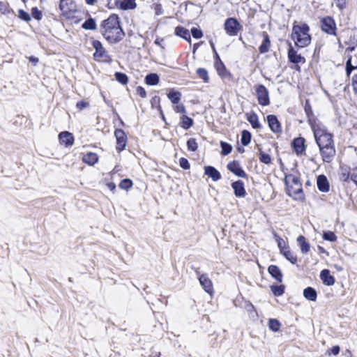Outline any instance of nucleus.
Returning <instances> with one entry per match:
<instances>
[{"mask_svg": "<svg viewBox=\"0 0 357 357\" xmlns=\"http://www.w3.org/2000/svg\"><path fill=\"white\" fill-rule=\"evenodd\" d=\"M99 158L98 155L93 152H89L86 154L84 155L82 158V161L91 166L94 165L98 162Z\"/></svg>", "mask_w": 357, "mask_h": 357, "instance_id": "obj_21", "label": "nucleus"}, {"mask_svg": "<svg viewBox=\"0 0 357 357\" xmlns=\"http://www.w3.org/2000/svg\"><path fill=\"white\" fill-rule=\"evenodd\" d=\"M31 14L35 19H36L38 20L41 19L42 13L37 8H32Z\"/></svg>", "mask_w": 357, "mask_h": 357, "instance_id": "obj_50", "label": "nucleus"}, {"mask_svg": "<svg viewBox=\"0 0 357 357\" xmlns=\"http://www.w3.org/2000/svg\"><path fill=\"white\" fill-rule=\"evenodd\" d=\"M223 67H224L223 63L221 61L216 63V68L218 70H220V68H223Z\"/></svg>", "mask_w": 357, "mask_h": 357, "instance_id": "obj_60", "label": "nucleus"}, {"mask_svg": "<svg viewBox=\"0 0 357 357\" xmlns=\"http://www.w3.org/2000/svg\"><path fill=\"white\" fill-rule=\"evenodd\" d=\"M89 105V103L84 101L78 102L76 105L77 107L79 109H82L86 107Z\"/></svg>", "mask_w": 357, "mask_h": 357, "instance_id": "obj_53", "label": "nucleus"}, {"mask_svg": "<svg viewBox=\"0 0 357 357\" xmlns=\"http://www.w3.org/2000/svg\"><path fill=\"white\" fill-rule=\"evenodd\" d=\"M351 180L357 185V174H353L351 176Z\"/></svg>", "mask_w": 357, "mask_h": 357, "instance_id": "obj_58", "label": "nucleus"}, {"mask_svg": "<svg viewBox=\"0 0 357 357\" xmlns=\"http://www.w3.org/2000/svg\"><path fill=\"white\" fill-rule=\"evenodd\" d=\"M353 86L356 92H357V75H355L353 77Z\"/></svg>", "mask_w": 357, "mask_h": 357, "instance_id": "obj_55", "label": "nucleus"}, {"mask_svg": "<svg viewBox=\"0 0 357 357\" xmlns=\"http://www.w3.org/2000/svg\"><path fill=\"white\" fill-rule=\"evenodd\" d=\"M227 169L238 177L244 178L246 176L245 172L241 168L240 163L237 161H233L227 165Z\"/></svg>", "mask_w": 357, "mask_h": 357, "instance_id": "obj_12", "label": "nucleus"}, {"mask_svg": "<svg viewBox=\"0 0 357 357\" xmlns=\"http://www.w3.org/2000/svg\"><path fill=\"white\" fill-rule=\"evenodd\" d=\"M155 44H157V45H160V42L158 41V40H156L155 41Z\"/></svg>", "mask_w": 357, "mask_h": 357, "instance_id": "obj_64", "label": "nucleus"}, {"mask_svg": "<svg viewBox=\"0 0 357 357\" xmlns=\"http://www.w3.org/2000/svg\"><path fill=\"white\" fill-rule=\"evenodd\" d=\"M270 47V40L268 36L265 33L264 35L263 43L259 47V51L261 53H266L268 51Z\"/></svg>", "mask_w": 357, "mask_h": 357, "instance_id": "obj_31", "label": "nucleus"}, {"mask_svg": "<svg viewBox=\"0 0 357 357\" xmlns=\"http://www.w3.org/2000/svg\"><path fill=\"white\" fill-rule=\"evenodd\" d=\"M323 238L325 240H327V241H329L331 242H333V241H336V239H337L335 234L332 231L325 232L323 235Z\"/></svg>", "mask_w": 357, "mask_h": 357, "instance_id": "obj_45", "label": "nucleus"}, {"mask_svg": "<svg viewBox=\"0 0 357 357\" xmlns=\"http://www.w3.org/2000/svg\"><path fill=\"white\" fill-rule=\"evenodd\" d=\"M271 291L275 296H281L284 293L283 286H272Z\"/></svg>", "mask_w": 357, "mask_h": 357, "instance_id": "obj_43", "label": "nucleus"}, {"mask_svg": "<svg viewBox=\"0 0 357 357\" xmlns=\"http://www.w3.org/2000/svg\"><path fill=\"white\" fill-rule=\"evenodd\" d=\"M18 17H19V18H20L26 22H29L31 20L29 14L23 10H19Z\"/></svg>", "mask_w": 357, "mask_h": 357, "instance_id": "obj_47", "label": "nucleus"}, {"mask_svg": "<svg viewBox=\"0 0 357 357\" xmlns=\"http://www.w3.org/2000/svg\"><path fill=\"white\" fill-rule=\"evenodd\" d=\"M137 93L142 98H144L146 96V92L142 86H137L136 89Z\"/></svg>", "mask_w": 357, "mask_h": 357, "instance_id": "obj_52", "label": "nucleus"}, {"mask_svg": "<svg viewBox=\"0 0 357 357\" xmlns=\"http://www.w3.org/2000/svg\"><path fill=\"white\" fill-rule=\"evenodd\" d=\"M114 135L116 139V149L119 151H122L125 149L126 145L127 137L124 131L121 129H116L114 132Z\"/></svg>", "mask_w": 357, "mask_h": 357, "instance_id": "obj_10", "label": "nucleus"}, {"mask_svg": "<svg viewBox=\"0 0 357 357\" xmlns=\"http://www.w3.org/2000/svg\"><path fill=\"white\" fill-rule=\"evenodd\" d=\"M305 139L302 137L295 139L292 146L297 154H301L305 151Z\"/></svg>", "mask_w": 357, "mask_h": 357, "instance_id": "obj_23", "label": "nucleus"}, {"mask_svg": "<svg viewBox=\"0 0 357 357\" xmlns=\"http://www.w3.org/2000/svg\"><path fill=\"white\" fill-rule=\"evenodd\" d=\"M303 296L308 301H315L317 298V294L312 287H307L303 290Z\"/></svg>", "mask_w": 357, "mask_h": 357, "instance_id": "obj_28", "label": "nucleus"}, {"mask_svg": "<svg viewBox=\"0 0 357 357\" xmlns=\"http://www.w3.org/2000/svg\"><path fill=\"white\" fill-rule=\"evenodd\" d=\"M340 349L338 346H335L331 349V353L333 355H337L340 352Z\"/></svg>", "mask_w": 357, "mask_h": 357, "instance_id": "obj_54", "label": "nucleus"}, {"mask_svg": "<svg viewBox=\"0 0 357 357\" xmlns=\"http://www.w3.org/2000/svg\"><path fill=\"white\" fill-rule=\"evenodd\" d=\"M210 44H211V47H212V49H213V52L215 53V56H216L218 59H219L218 54H217V52H216V51H215V45H214L213 43V42H211V43H210Z\"/></svg>", "mask_w": 357, "mask_h": 357, "instance_id": "obj_59", "label": "nucleus"}, {"mask_svg": "<svg viewBox=\"0 0 357 357\" xmlns=\"http://www.w3.org/2000/svg\"><path fill=\"white\" fill-rule=\"evenodd\" d=\"M199 280L204 291L209 294H212L213 293V288L211 280L206 275H202Z\"/></svg>", "mask_w": 357, "mask_h": 357, "instance_id": "obj_17", "label": "nucleus"}, {"mask_svg": "<svg viewBox=\"0 0 357 357\" xmlns=\"http://www.w3.org/2000/svg\"><path fill=\"white\" fill-rule=\"evenodd\" d=\"M100 27L103 37L110 43H118L124 37L119 18L116 15H112L104 20Z\"/></svg>", "mask_w": 357, "mask_h": 357, "instance_id": "obj_2", "label": "nucleus"}, {"mask_svg": "<svg viewBox=\"0 0 357 357\" xmlns=\"http://www.w3.org/2000/svg\"><path fill=\"white\" fill-rule=\"evenodd\" d=\"M258 102L261 105H268L269 104V96L268 90L263 85H259L256 89Z\"/></svg>", "mask_w": 357, "mask_h": 357, "instance_id": "obj_9", "label": "nucleus"}, {"mask_svg": "<svg viewBox=\"0 0 357 357\" xmlns=\"http://www.w3.org/2000/svg\"><path fill=\"white\" fill-rule=\"evenodd\" d=\"M268 271L278 282H281L282 281V274L277 266L271 265Z\"/></svg>", "mask_w": 357, "mask_h": 357, "instance_id": "obj_24", "label": "nucleus"}, {"mask_svg": "<svg viewBox=\"0 0 357 357\" xmlns=\"http://www.w3.org/2000/svg\"><path fill=\"white\" fill-rule=\"evenodd\" d=\"M59 139L60 143L66 147L72 146L74 144V137L73 135L68 131L61 132L59 135Z\"/></svg>", "mask_w": 357, "mask_h": 357, "instance_id": "obj_13", "label": "nucleus"}, {"mask_svg": "<svg viewBox=\"0 0 357 357\" xmlns=\"http://www.w3.org/2000/svg\"><path fill=\"white\" fill-rule=\"evenodd\" d=\"M174 107V110L177 113H181L185 114L186 113V109L183 104L178 102V104H175Z\"/></svg>", "mask_w": 357, "mask_h": 357, "instance_id": "obj_46", "label": "nucleus"}, {"mask_svg": "<svg viewBox=\"0 0 357 357\" xmlns=\"http://www.w3.org/2000/svg\"><path fill=\"white\" fill-rule=\"evenodd\" d=\"M199 47V43H196L194 45V52Z\"/></svg>", "mask_w": 357, "mask_h": 357, "instance_id": "obj_62", "label": "nucleus"}, {"mask_svg": "<svg viewBox=\"0 0 357 357\" xmlns=\"http://www.w3.org/2000/svg\"><path fill=\"white\" fill-rule=\"evenodd\" d=\"M234 195L238 197H244L246 195V191L244 188V183L241 181H237L231 184Z\"/></svg>", "mask_w": 357, "mask_h": 357, "instance_id": "obj_16", "label": "nucleus"}, {"mask_svg": "<svg viewBox=\"0 0 357 357\" xmlns=\"http://www.w3.org/2000/svg\"><path fill=\"white\" fill-rule=\"evenodd\" d=\"M93 47L95 49L93 57L98 61H107L109 57L103 47L102 43L99 40H93L92 42Z\"/></svg>", "mask_w": 357, "mask_h": 357, "instance_id": "obj_5", "label": "nucleus"}, {"mask_svg": "<svg viewBox=\"0 0 357 357\" xmlns=\"http://www.w3.org/2000/svg\"><path fill=\"white\" fill-rule=\"evenodd\" d=\"M288 57L289 61L294 63H300L305 62L304 57L301 56L300 54H298L297 52L293 48H290L289 50Z\"/></svg>", "mask_w": 357, "mask_h": 357, "instance_id": "obj_22", "label": "nucleus"}, {"mask_svg": "<svg viewBox=\"0 0 357 357\" xmlns=\"http://www.w3.org/2000/svg\"><path fill=\"white\" fill-rule=\"evenodd\" d=\"M82 28L87 30H94L96 29V24L93 19L89 18L82 24Z\"/></svg>", "mask_w": 357, "mask_h": 357, "instance_id": "obj_34", "label": "nucleus"}, {"mask_svg": "<svg viewBox=\"0 0 357 357\" xmlns=\"http://www.w3.org/2000/svg\"><path fill=\"white\" fill-rule=\"evenodd\" d=\"M187 146L188 149L190 151H195L198 148L197 143L196 142V140L193 138H191L188 140Z\"/></svg>", "mask_w": 357, "mask_h": 357, "instance_id": "obj_42", "label": "nucleus"}, {"mask_svg": "<svg viewBox=\"0 0 357 357\" xmlns=\"http://www.w3.org/2000/svg\"><path fill=\"white\" fill-rule=\"evenodd\" d=\"M267 122L272 132L276 134L282 132V127L276 116L272 114L267 116Z\"/></svg>", "mask_w": 357, "mask_h": 357, "instance_id": "obj_11", "label": "nucleus"}, {"mask_svg": "<svg viewBox=\"0 0 357 357\" xmlns=\"http://www.w3.org/2000/svg\"><path fill=\"white\" fill-rule=\"evenodd\" d=\"M115 77L118 82L123 84H126L128 81L127 75L122 73H116Z\"/></svg>", "mask_w": 357, "mask_h": 357, "instance_id": "obj_41", "label": "nucleus"}, {"mask_svg": "<svg viewBox=\"0 0 357 357\" xmlns=\"http://www.w3.org/2000/svg\"><path fill=\"white\" fill-rule=\"evenodd\" d=\"M317 185L318 189L324 192L329 191V183L327 178L324 175H319L317 179Z\"/></svg>", "mask_w": 357, "mask_h": 357, "instance_id": "obj_18", "label": "nucleus"}, {"mask_svg": "<svg viewBox=\"0 0 357 357\" xmlns=\"http://www.w3.org/2000/svg\"><path fill=\"white\" fill-rule=\"evenodd\" d=\"M59 7L64 15H68L77 10L76 5L70 0H61Z\"/></svg>", "mask_w": 357, "mask_h": 357, "instance_id": "obj_14", "label": "nucleus"}, {"mask_svg": "<svg viewBox=\"0 0 357 357\" xmlns=\"http://www.w3.org/2000/svg\"><path fill=\"white\" fill-rule=\"evenodd\" d=\"M320 278L323 283L327 286L333 285L335 283V278L330 273V271L327 269L321 271L320 273Z\"/></svg>", "mask_w": 357, "mask_h": 357, "instance_id": "obj_19", "label": "nucleus"}, {"mask_svg": "<svg viewBox=\"0 0 357 357\" xmlns=\"http://www.w3.org/2000/svg\"><path fill=\"white\" fill-rule=\"evenodd\" d=\"M176 35L184 38L190 44L191 43V38L190 32L188 29L182 26H177L175 29Z\"/></svg>", "mask_w": 357, "mask_h": 357, "instance_id": "obj_26", "label": "nucleus"}, {"mask_svg": "<svg viewBox=\"0 0 357 357\" xmlns=\"http://www.w3.org/2000/svg\"><path fill=\"white\" fill-rule=\"evenodd\" d=\"M321 23L323 31L331 35L336 34V24L332 17H326L321 20Z\"/></svg>", "mask_w": 357, "mask_h": 357, "instance_id": "obj_7", "label": "nucleus"}, {"mask_svg": "<svg viewBox=\"0 0 357 357\" xmlns=\"http://www.w3.org/2000/svg\"><path fill=\"white\" fill-rule=\"evenodd\" d=\"M119 170V169L118 166H115V167H114V169H113L114 172H117Z\"/></svg>", "mask_w": 357, "mask_h": 357, "instance_id": "obj_63", "label": "nucleus"}, {"mask_svg": "<svg viewBox=\"0 0 357 357\" xmlns=\"http://www.w3.org/2000/svg\"><path fill=\"white\" fill-rule=\"evenodd\" d=\"M167 96L173 105L180 102L182 96L179 91H175L173 89L169 91V93L167 94Z\"/></svg>", "mask_w": 357, "mask_h": 357, "instance_id": "obj_25", "label": "nucleus"}, {"mask_svg": "<svg viewBox=\"0 0 357 357\" xmlns=\"http://www.w3.org/2000/svg\"><path fill=\"white\" fill-rule=\"evenodd\" d=\"M297 243L301 248L302 253L306 254L309 252L310 245L303 236H299L297 238Z\"/></svg>", "mask_w": 357, "mask_h": 357, "instance_id": "obj_27", "label": "nucleus"}, {"mask_svg": "<svg viewBox=\"0 0 357 357\" xmlns=\"http://www.w3.org/2000/svg\"><path fill=\"white\" fill-rule=\"evenodd\" d=\"M193 124V121L191 118L187 116L185 114H183L182 117H181V126L187 130L188 128H190Z\"/></svg>", "mask_w": 357, "mask_h": 357, "instance_id": "obj_32", "label": "nucleus"}, {"mask_svg": "<svg viewBox=\"0 0 357 357\" xmlns=\"http://www.w3.org/2000/svg\"><path fill=\"white\" fill-rule=\"evenodd\" d=\"M335 6L340 10H343L346 6V0H333Z\"/></svg>", "mask_w": 357, "mask_h": 357, "instance_id": "obj_51", "label": "nucleus"}, {"mask_svg": "<svg viewBox=\"0 0 357 357\" xmlns=\"http://www.w3.org/2000/svg\"><path fill=\"white\" fill-rule=\"evenodd\" d=\"M287 195L296 200L303 201L304 194L302 184L297 174H289L284 178Z\"/></svg>", "mask_w": 357, "mask_h": 357, "instance_id": "obj_3", "label": "nucleus"}, {"mask_svg": "<svg viewBox=\"0 0 357 357\" xmlns=\"http://www.w3.org/2000/svg\"><path fill=\"white\" fill-rule=\"evenodd\" d=\"M251 140V134L248 130H243L241 133V143L244 146L250 144Z\"/></svg>", "mask_w": 357, "mask_h": 357, "instance_id": "obj_35", "label": "nucleus"}, {"mask_svg": "<svg viewBox=\"0 0 357 357\" xmlns=\"http://www.w3.org/2000/svg\"><path fill=\"white\" fill-rule=\"evenodd\" d=\"M107 188L111 190V191H114L115 188H116V185L114 183H107Z\"/></svg>", "mask_w": 357, "mask_h": 357, "instance_id": "obj_56", "label": "nucleus"}, {"mask_svg": "<svg viewBox=\"0 0 357 357\" xmlns=\"http://www.w3.org/2000/svg\"><path fill=\"white\" fill-rule=\"evenodd\" d=\"M241 26L235 18L230 17L226 20L225 22V29L226 33L230 36H236L241 30Z\"/></svg>", "mask_w": 357, "mask_h": 357, "instance_id": "obj_6", "label": "nucleus"}, {"mask_svg": "<svg viewBox=\"0 0 357 357\" xmlns=\"http://www.w3.org/2000/svg\"><path fill=\"white\" fill-rule=\"evenodd\" d=\"M133 185L132 181L129 178H125L121 181L119 183V188L123 190H129L130 189Z\"/></svg>", "mask_w": 357, "mask_h": 357, "instance_id": "obj_36", "label": "nucleus"}, {"mask_svg": "<svg viewBox=\"0 0 357 357\" xmlns=\"http://www.w3.org/2000/svg\"><path fill=\"white\" fill-rule=\"evenodd\" d=\"M275 240L278 243V248L280 250V252H283L284 250H287L289 247L287 245V243L284 239H282L279 236L275 235Z\"/></svg>", "mask_w": 357, "mask_h": 357, "instance_id": "obj_38", "label": "nucleus"}, {"mask_svg": "<svg viewBox=\"0 0 357 357\" xmlns=\"http://www.w3.org/2000/svg\"><path fill=\"white\" fill-rule=\"evenodd\" d=\"M191 33L192 36L197 39L201 38L203 36V33L200 29L194 27L191 29Z\"/></svg>", "mask_w": 357, "mask_h": 357, "instance_id": "obj_48", "label": "nucleus"}, {"mask_svg": "<svg viewBox=\"0 0 357 357\" xmlns=\"http://www.w3.org/2000/svg\"><path fill=\"white\" fill-rule=\"evenodd\" d=\"M160 78L156 73H151L145 77L144 82L147 85L155 86L159 82Z\"/></svg>", "mask_w": 357, "mask_h": 357, "instance_id": "obj_29", "label": "nucleus"}, {"mask_svg": "<svg viewBox=\"0 0 357 357\" xmlns=\"http://www.w3.org/2000/svg\"><path fill=\"white\" fill-rule=\"evenodd\" d=\"M204 174L211 178L213 181H217L221 178L220 172L212 166H206L204 167Z\"/></svg>", "mask_w": 357, "mask_h": 357, "instance_id": "obj_20", "label": "nucleus"}, {"mask_svg": "<svg viewBox=\"0 0 357 357\" xmlns=\"http://www.w3.org/2000/svg\"><path fill=\"white\" fill-rule=\"evenodd\" d=\"M312 128L323 160L330 162L335 154L332 134L321 123H313Z\"/></svg>", "mask_w": 357, "mask_h": 357, "instance_id": "obj_1", "label": "nucleus"}, {"mask_svg": "<svg viewBox=\"0 0 357 357\" xmlns=\"http://www.w3.org/2000/svg\"><path fill=\"white\" fill-rule=\"evenodd\" d=\"M179 165L184 169H189L190 167L188 160L184 158H181L179 160Z\"/></svg>", "mask_w": 357, "mask_h": 357, "instance_id": "obj_49", "label": "nucleus"}, {"mask_svg": "<svg viewBox=\"0 0 357 357\" xmlns=\"http://www.w3.org/2000/svg\"><path fill=\"white\" fill-rule=\"evenodd\" d=\"M259 160L264 164L268 165L271 162V158L269 154L260 151Z\"/></svg>", "mask_w": 357, "mask_h": 357, "instance_id": "obj_39", "label": "nucleus"}, {"mask_svg": "<svg viewBox=\"0 0 357 357\" xmlns=\"http://www.w3.org/2000/svg\"><path fill=\"white\" fill-rule=\"evenodd\" d=\"M247 119L254 128H260L261 126L259 123L258 116L256 114L252 113L247 114Z\"/></svg>", "mask_w": 357, "mask_h": 357, "instance_id": "obj_30", "label": "nucleus"}, {"mask_svg": "<svg viewBox=\"0 0 357 357\" xmlns=\"http://www.w3.org/2000/svg\"><path fill=\"white\" fill-rule=\"evenodd\" d=\"M268 326L271 331L277 332L280 330V324L277 319H273L269 320Z\"/></svg>", "mask_w": 357, "mask_h": 357, "instance_id": "obj_37", "label": "nucleus"}, {"mask_svg": "<svg viewBox=\"0 0 357 357\" xmlns=\"http://www.w3.org/2000/svg\"><path fill=\"white\" fill-rule=\"evenodd\" d=\"M220 146L222 148L221 153L224 155L229 154L232 150L231 146L227 142H221Z\"/></svg>", "mask_w": 357, "mask_h": 357, "instance_id": "obj_40", "label": "nucleus"}, {"mask_svg": "<svg viewBox=\"0 0 357 357\" xmlns=\"http://www.w3.org/2000/svg\"><path fill=\"white\" fill-rule=\"evenodd\" d=\"M86 2L89 5H93L95 3L96 0H86Z\"/></svg>", "mask_w": 357, "mask_h": 357, "instance_id": "obj_61", "label": "nucleus"}, {"mask_svg": "<svg viewBox=\"0 0 357 357\" xmlns=\"http://www.w3.org/2000/svg\"><path fill=\"white\" fill-rule=\"evenodd\" d=\"M349 51L351 54L349 55L346 66L348 76L350 75L354 69L357 68V47H351Z\"/></svg>", "mask_w": 357, "mask_h": 357, "instance_id": "obj_8", "label": "nucleus"}, {"mask_svg": "<svg viewBox=\"0 0 357 357\" xmlns=\"http://www.w3.org/2000/svg\"><path fill=\"white\" fill-rule=\"evenodd\" d=\"M197 73L199 77L204 80V82H208V77L207 71L204 68H199L197 70Z\"/></svg>", "mask_w": 357, "mask_h": 357, "instance_id": "obj_44", "label": "nucleus"}, {"mask_svg": "<svg viewBox=\"0 0 357 357\" xmlns=\"http://www.w3.org/2000/svg\"><path fill=\"white\" fill-rule=\"evenodd\" d=\"M285 258L289 260L291 264H295L297 261V258L294 255V254L290 251V250L287 248L283 252H281Z\"/></svg>", "mask_w": 357, "mask_h": 357, "instance_id": "obj_33", "label": "nucleus"}, {"mask_svg": "<svg viewBox=\"0 0 357 357\" xmlns=\"http://www.w3.org/2000/svg\"><path fill=\"white\" fill-rule=\"evenodd\" d=\"M115 4L117 8L123 10L134 9L137 6L135 0H117Z\"/></svg>", "mask_w": 357, "mask_h": 357, "instance_id": "obj_15", "label": "nucleus"}, {"mask_svg": "<svg viewBox=\"0 0 357 357\" xmlns=\"http://www.w3.org/2000/svg\"><path fill=\"white\" fill-rule=\"evenodd\" d=\"M309 26L306 24H295L292 28L291 38L296 46L307 47L311 42Z\"/></svg>", "mask_w": 357, "mask_h": 357, "instance_id": "obj_4", "label": "nucleus"}, {"mask_svg": "<svg viewBox=\"0 0 357 357\" xmlns=\"http://www.w3.org/2000/svg\"><path fill=\"white\" fill-rule=\"evenodd\" d=\"M29 59L31 62L33 63L34 64H36L38 62V59L34 56H30Z\"/></svg>", "mask_w": 357, "mask_h": 357, "instance_id": "obj_57", "label": "nucleus"}]
</instances>
